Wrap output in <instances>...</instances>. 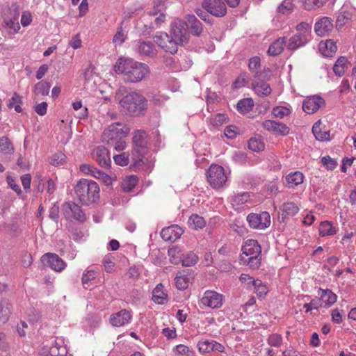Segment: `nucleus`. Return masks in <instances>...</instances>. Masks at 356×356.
I'll use <instances>...</instances> for the list:
<instances>
[{"instance_id": "obj_43", "label": "nucleus", "mask_w": 356, "mask_h": 356, "mask_svg": "<svg viewBox=\"0 0 356 356\" xmlns=\"http://www.w3.org/2000/svg\"><path fill=\"white\" fill-rule=\"evenodd\" d=\"M197 256L193 252H189L186 254H182L181 264L184 266H193L197 263Z\"/></svg>"}, {"instance_id": "obj_14", "label": "nucleus", "mask_w": 356, "mask_h": 356, "mask_svg": "<svg viewBox=\"0 0 356 356\" xmlns=\"http://www.w3.org/2000/svg\"><path fill=\"white\" fill-rule=\"evenodd\" d=\"M131 318L132 315L129 311L121 309L117 313L112 314L109 321L113 327H121L129 323Z\"/></svg>"}, {"instance_id": "obj_41", "label": "nucleus", "mask_w": 356, "mask_h": 356, "mask_svg": "<svg viewBox=\"0 0 356 356\" xmlns=\"http://www.w3.org/2000/svg\"><path fill=\"white\" fill-rule=\"evenodd\" d=\"M248 148L253 152H259L264 149V143L261 138H251L248 140Z\"/></svg>"}, {"instance_id": "obj_24", "label": "nucleus", "mask_w": 356, "mask_h": 356, "mask_svg": "<svg viewBox=\"0 0 356 356\" xmlns=\"http://www.w3.org/2000/svg\"><path fill=\"white\" fill-rule=\"evenodd\" d=\"M318 296H320L323 307H329L337 301V295L330 289H318Z\"/></svg>"}, {"instance_id": "obj_48", "label": "nucleus", "mask_w": 356, "mask_h": 356, "mask_svg": "<svg viewBox=\"0 0 356 356\" xmlns=\"http://www.w3.org/2000/svg\"><path fill=\"white\" fill-rule=\"evenodd\" d=\"M298 33L305 35L306 38H309L312 31V25L307 22H300L296 26Z\"/></svg>"}, {"instance_id": "obj_59", "label": "nucleus", "mask_w": 356, "mask_h": 356, "mask_svg": "<svg viewBox=\"0 0 356 356\" xmlns=\"http://www.w3.org/2000/svg\"><path fill=\"white\" fill-rule=\"evenodd\" d=\"M227 120V118L225 114L218 113L213 118L211 119V123L214 127H219L226 122Z\"/></svg>"}, {"instance_id": "obj_44", "label": "nucleus", "mask_w": 356, "mask_h": 356, "mask_svg": "<svg viewBox=\"0 0 356 356\" xmlns=\"http://www.w3.org/2000/svg\"><path fill=\"white\" fill-rule=\"evenodd\" d=\"M166 1L167 0H155L153 9L149 13V15L150 16H156L163 13L166 9V6L165 4Z\"/></svg>"}, {"instance_id": "obj_5", "label": "nucleus", "mask_w": 356, "mask_h": 356, "mask_svg": "<svg viewBox=\"0 0 356 356\" xmlns=\"http://www.w3.org/2000/svg\"><path fill=\"white\" fill-rule=\"evenodd\" d=\"M74 192L78 200L83 205H90L99 197L97 184L86 179H81L76 183Z\"/></svg>"}, {"instance_id": "obj_12", "label": "nucleus", "mask_w": 356, "mask_h": 356, "mask_svg": "<svg viewBox=\"0 0 356 356\" xmlns=\"http://www.w3.org/2000/svg\"><path fill=\"white\" fill-rule=\"evenodd\" d=\"M92 155L93 159L102 168H110L111 161L107 148L104 146H98L93 149Z\"/></svg>"}, {"instance_id": "obj_8", "label": "nucleus", "mask_w": 356, "mask_h": 356, "mask_svg": "<svg viewBox=\"0 0 356 356\" xmlns=\"http://www.w3.org/2000/svg\"><path fill=\"white\" fill-rule=\"evenodd\" d=\"M63 213L67 219L81 222L86 220V216L81 207L73 202H66L63 205Z\"/></svg>"}, {"instance_id": "obj_57", "label": "nucleus", "mask_w": 356, "mask_h": 356, "mask_svg": "<svg viewBox=\"0 0 356 356\" xmlns=\"http://www.w3.org/2000/svg\"><path fill=\"white\" fill-rule=\"evenodd\" d=\"M321 163L327 170H334L337 165V162L329 156L323 157L321 159Z\"/></svg>"}, {"instance_id": "obj_40", "label": "nucleus", "mask_w": 356, "mask_h": 356, "mask_svg": "<svg viewBox=\"0 0 356 356\" xmlns=\"http://www.w3.org/2000/svg\"><path fill=\"white\" fill-rule=\"evenodd\" d=\"M336 234L334 227L328 221L321 222L319 226V234L322 236H330Z\"/></svg>"}, {"instance_id": "obj_46", "label": "nucleus", "mask_w": 356, "mask_h": 356, "mask_svg": "<svg viewBox=\"0 0 356 356\" xmlns=\"http://www.w3.org/2000/svg\"><path fill=\"white\" fill-rule=\"evenodd\" d=\"M294 8L292 0H284L277 8V12L284 15L290 13Z\"/></svg>"}, {"instance_id": "obj_26", "label": "nucleus", "mask_w": 356, "mask_h": 356, "mask_svg": "<svg viewBox=\"0 0 356 356\" xmlns=\"http://www.w3.org/2000/svg\"><path fill=\"white\" fill-rule=\"evenodd\" d=\"M319 50L325 57H331L337 50L336 43L332 40H327L325 43H320Z\"/></svg>"}, {"instance_id": "obj_36", "label": "nucleus", "mask_w": 356, "mask_h": 356, "mask_svg": "<svg viewBox=\"0 0 356 356\" xmlns=\"http://www.w3.org/2000/svg\"><path fill=\"white\" fill-rule=\"evenodd\" d=\"M252 286H254L255 293L259 298H264L268 293V288L266 284H263L261 280L257 279L255 281H252Z\"/></svg>"}, {"instance_id": "obj_10", "label": "nucleus", "mask_w": 356, "mask_h": 356, "mask_svg": "<svg viewBox=\"0 0 356 356\" xmlns=\"http://www.w3.org/2000/svg\"><path fill=\"white\" fill-rule=\"evenodd\" d=\"M202 8L216 17H222L227 14V7L222 0H204Z\"/></svg>"}, {"instance_id": "obj_27", "label": "nucleus", "mask_w": 356, "mask_h": 356, "mask_svg": "<svg viewBox=\"0 0 356 356\" xmlns=\"http://www.w3.org/2000/svg\"><path fill=\"white\" fill-rule=\"evenodd\" d=\"M175 286L179 290H184L188 288L192 281V277L184 273L179 272L175 277Z\"/></svg>"}, {"instance_id": "obj_9", "label": "nucleus", "mask_w": 356, "mask_h": 356, "mask_svg": "<svg viewBox=\"0 0 356 356\" xmlns=\"http://www.w3.org/2000/svg\"><path fill=\"white\" fill-rule=\"evenodd\" d=\"M247 220L251 228L264 229L270 225V216L268 212L260 213H251L247 216Z\"/></svg>"}, {"instance_id": "obj_16", "label": "nucleus", "mask_w": 356, "mask_h": 356, "mask_svg": "<svg viewBox=\"0 0 356 356\" xmlns=\"http://www.w3.org/2000/svg\"><path fill=\"white\" fill-rule=\"evenodd\" d=\"M324 104L325 101L322 97L314 95L307 98L303 102L302 109L307 113L312 114L317 111Z\"/></svg>"}, {"instance_id": "obj_39", "label": "nucleus", "mask_w": 356, "mask_h": 356, "mask_svg": "<svg viewBox=\"0 0 356 356\" xmlns=\"http://www.w3.org/2000/svg\"><path fill=\"white\" fill-rule=\"evenodd\" d=\"M170 260L172 264H177L181 262L182 253L180 248L177 246H174L170 248L168 251Z\"/></svg>"}, {"instance_id": "obj_4", "label": "nucleus", "mask_w": 356, "mask_h": 356, "mask_svg": "<svg viewBox=\"0 0 356 356\" xmlns=\"http://www.w3.org/2000/svg\"><path fill=\"white\" fill-rule=\"evenodd\" d=\"M126 115L132 117L144 116L147 112L148 101L138 92H131L124 96L119 102Z\"/></svg>"}, {"instance_id": "obj_3", "label": "nucleus", "mask_w": 356, "mask_h": 356, "mask_svg": "<svg viewBox=\"0 0 356 356\" xmlns=\"http://www.w3.org/2000/svg\"><path fill=\"white\" fill-rule=\"evenodd\" d=\"M133 148L131 153V167L135 170L143 168L146 159L145 154L148 151L149 136L143 129L136 130L132 138Z\"/></svg>"}, {"instance_id": "obj_63", "label": "nucleus", "mask_w": 356, "mask_h": 356, "mask_svg": "<svg viewBox=\"0 0 356 356\" xmlns=\"http://www.w3.org/2000/svg\"><path fill=\"white\" fill-rule=\"evenodd\" d=\"M270 71L269 69L264 70L261 72H256L254 74L255 79L254 81H264V79H268L270 75Z\"/></svg>"}, {"instance_id": "obj_7", "label": "nucleus", "mask_w": 356, "mask_h": 356, "mask_svg": "<svg viewBox=\"0 0 356 356\" xmlns=\"http://www.w3.org/2000/svg\"><path fill=\"white\" fill-rule=\"evenodd\" d=\"M207 181L213 188H220L224 186L227 177L224 168L218 165H211L207 172Z\"/></svg>"}, {"instance_id": "obj_64", "label": "nucleus", "mask_w": 356, "mask_h": 356, "mask_svg": "<svg viewBox=\"0 0 356 356\" xmlns=\"http://www.w3.org/2000/svg\"><path fill=\"white\" fill-rule=\"evenodd\" d=\"M49 217L57 222L59 217V207L57 203H54L53 207L50 209Z\"/></svg>"}, {"instance_id": "obj_50", "label": "nucleus", "mask_w": 356, "mask_h": 356, "mask_svg": "<svg viewBox=\"0 0 356 356\" xmlns=\"http://www.w3.org/2000/svg\"><path fill=\"white\" fill-rule=\"evenodd\" d=\"M113 160L115 164L120 166H126L129 163V156L127 152H122L115 155L113 156Z\"/></svg>"}, {"instance_id": "obj_1", "label": "nucleus", "mask_w": 356, "mask_h": 356, "mask_svg": "<svg viewBox=\"0 0 356 356\" xmlns=\"http://www.w3.org/2000/svg\"><path fill=\"white\" fill-rule=\"evenodd\" d=\"M154 42L165 52L174 54L178 50V46L186 44L189 38L188 26L186 22L177 19L171 23L170 35L161 33L154 36Z\"/></svg>"}, {"instance_id": "obj_11", "label": "nucleus", "mask_w": 356, "mask_h": 356, "mask_svg": "<svg viewBox=\"0 0 356 356\" xmlns=\"http://www.w3.org/2000/svg\"><path fill=\"white\" fill-rule=\"evenodd\" d=\"M222 295L214 291H206L201 298V303L212 309L220 308L222 305Z\"/></svg>"}, {"instance_id": "obj_62", "label": "nucleus", "mask_w": 356, "mask_h": 356, "mask_svg": "<svg viewBox=\"0 0 356 356\" xmlns=\"http://www.w3.org/2000/svg\"><path fill=\"white\" fill-rule=\"evenodd\" d=\"M11 312L9 307L8 306L5 307L0 303V320L3 323L6 322Z\"/></svg>"}, {"instance_id": "obj_15", "label": "nucleus", "mask_w": 356, "mask_h": 356, "mask_svg": "<svg viewBox=\"0 0 356 356\" xmlns=\"http://www.w3.org/2000/svg\"><path fill=\"white\" fill-rule=\"evenodd\" d=\"M262 126L267 131L282 136H287L290 131V129L286 124L273 120H266L262 122Z\"/></svg>"}, {"instance_id": "obj_61", "label": "nucleus", "mask_w": 356, "mask_h": 356, "mask_svg": "<svg viewBox=\"0 0 356 356\" xmlns=\"http://www.w3.org/2000/svg\"><path fill=\"white\" fill-rule=\"evenodd\" d=\"M175 350L177 354L181 355L193 356V351L188 346L183 344L177 345L175 347Z\"/></svg>"}, {"instance_id": "obj_51", "label": "nucleus", "mask_w": 356, "mask_h": 356, "mask_svg": "<svg viewBox=\"0 0 356 356\" xmlns=\"http://www.w3.org/2000/svg\"><path fill=\"white\" fill-rule=\"evenodd\" d=\"M152 300L157 304H164L167 300V295L159 289V286L153 291Z\"/></svg>"}, {"instance_id": "obj_38", "label": "nucleus", "mask_w": 356, "mask_h": 356, "mask_svg": "<svg viewBox=\"0 0 356 356\" xmlns=\"http://www.w3.org/2000/svg\"><path fill=\"white\" fill-rule=\"evenodd\" d=\"M348 60L345 56H340L333 66V71L338 76H342L345 73V67Z\"/></svg>"}, {"instance_id": "obj_25", "label": "nucleus", "mask_w": 356, "mask_h": 356, "mask_svg": "<svg viewBox=\"0 0 356 356\" xmlns=\"http://www.w3.org/2000/svg\"><path fill=\"white\" fill-rule=\"evenodd\" d=\"M252 88L254 91L260 97H266L271 93L270 85L264 81H253Z\"/></svg>"}, {"instance_id": "obj_18", "label": "nucleus", "mask_w": 356, "mask_h": 356, "mask_svg": "<svg viewBox=\"0 0 356 356\" xmlns=\"http://www.w3.org/2000/svg\"><path fill=\"white\" fill-rule=\"evenodd\" d=\"M242 254L241 256H261V248L257 241L250 239L245 241L241 248Z\"/></svg>"}, {"instance_id": "obj_22", "label": "nucleus", "mask_w": 356, "mask_h": 356, "mask_svg": "<svg viewBox=\"0 0 356 356\" xmlns=\"http://www.w3.org/2000/svg\"><path fill=\"white\" fill-rule=\"evenodd\" d=\"M188 29L190 33L195 36H200L202 31L203 27L202 24L199 21L194 15H188L186 17Z\"/></svg>"}, {"instance_id": "obj_55", "label": "nucleus", "mask_w": 356, "mask_h": 356, "mask_svg": "<svg viewBox=\"0 0 356 356\" xmlns=\"http://www.w3.org/2000/svg\"><path fill=\"white\" fill-rule=\"evenodd\" d=\"M197 346L200 353H207L212 351V344H211V341L208 340L202 339L199 341Z\"/></svg>"}, {"instance_id": "obj_49", "label": "nucleus", "mask_w": 356, "mask_h": 356, "mask_svg": "<svg viewBox=\"0 0 356 356\" xmlns=\"http://www.w3.org/2000/svg\"><path fill=\"white\" fill-rule=\"evenodd\" d=\"M272 113L275 118L282 119L289 115L291 113V111L285 106H279L273 108Z\"/></svg>"}, {"instance_id": "obj_19", "label": "nucleus", "mask_w": 356, "mask_h": 356, "mask_svg": "<svg viewBox=\"0 0 356 356\" xmlns=\"http://www.w3.org/2000/svg\"><path fill=\"white\" fill-rule=\"evenodd\" d=\"M51 346L48 351V356H66L67 350L62 339H50Z\"/></svg>"}, {"instance_id": "obj_30", "label": "nucleus", "mask_w": 356, "mask_h": 356, "mask_svg": "<svg viewBox=\"0 0 356 356\" xmlns=\"http://www.w3.org/2000/svg\"><path fill=\"white\" fill-rule=\"evenodd\" d=\"M138 178L136 175L126 176L121 182V187L124 192H130L138 184Z\"/></svg>"}, {"instance_id": "obj_34", "label": "nucleus", "mask_w": 356, "mask_h": 356, "mask_svg": "<svg viewBox=\"0 0 356 356\" xmlns=\"http://www.w3.org/2000/svg\"><path fill=\"white\" fill-rule=\"evenodd\" d=\"M188 225L191 229L197 230L203 228L206 225V222L202 216L197 214H193L188 219Z\"/></svg>"}, {"instance_id": "obj_2", "label": "nucleus", "mask_w": 356, "mask_h": 356, "mask_svg": "<svg viewBox=\"0 0 356 356\" xmlns=\"http://www.w3.org/2000/svg\"><path fill=\"white\" fill-rule=\"evenodd\" d=\"M114 71L123 75L127 83H138L141 81L149 74V67L131 58H120L113 67Z\"/></svg>"}, {"instance_id": "obj_52", "label": "nucleus", "mask_w": 356, "mask_h": 356, "mask_svg": "<svg viewBox=\"0 0 356 356\" xmlns=\"http://www.w3.org/2000/svg\"><path fill=\"white\" fill-rule=\"evenodd\" d=\"M305 10H312L323 5L324 0H302Z\"/></svg>"}, {"instance_id": "obj_58", "label": "nucleus", "mask_w": 356, "mask_h": 356, "mask_svg": "<svg viewBox=\"0 0 356 356\" xmlns=\"http://www.w3.org/2000/svg\"><path fill=\"white\" fill-rule=\"evenodd\" d=\"M282 337L280 334H271L268 339V343L270 346L279 347L282 344Z\"/></svg>"}, {"instance_id": "obj_47", "label": "nucleus", "mask_w": 356, "mask_h": 356, "mask_svg": "<svg viewBox=\"0 0 356 356\" xmlns=\"http://www.w3.org/2000/svg\"><path fill=\"white\" fill-rule=\"evenodd\" d=\"M0 151L4 154H11L13 152V146L8 138L2 137L0 138Z\"/></svg>"}, {"instance_id": "obj_45", "label": "nucleus", "mask_w": 356, "mask_h": 356, "mask_svg": "<svg viewBox=\"0 0 356 356\" xmlns=\"http://www.w3.org/2000/svg\"><path fill=\"white\" fill-rule=\"evenodd\" d=\"M66 156L61 152H57L49 158V163L54 166H58L64 164Z\"/></svg>"}, {"instance_id": "obj_28", "label": "nucleus", "mask_w": 356, "mask_h": 356, "mask_svg": "<svg viewBox=\"0 0 356 356\" xmlns=\"http://www.w3.org/2000/svg\"><path fill=\"white\" fill-rule=\"evenodd\" d=\"M285 42L284 37L279 38L269 46L268 54L273 56L280 54L284 49Z\"/></svg>"}, {"instance_id": "obj_13", "label": "nucleus", "mask_w": 356, "mask_h": 356, "mask_svg": "<svg viewBox=\"0 0 356 356\" xmlns=\"http://www.w3.org/2000/svg\"><path fill=\"white\" fill-rule=\"evenodd\" d=\"M332 19L328 17L320 18L314 25V31L317 35L324 37L328 35L333 29Z\"/></svg>"}, {"instance_id": "obj_53", "label": "nucleus", "mask_w": 356, "mask_h": 356, "mask_svg": "<svg viewBox=\"0 0 356 356\" xmlns=\"http://www.w3.org/2000/svg\"><path fill=\"white\" fill-rule=\"evenodd\" d=\"M127 35L124 33L122 26L118 27L117 32L113 36V42L118 45H121L126 40Z\"/></svg>"}, {"instance_id": "obj_54", "label": "nucleus", "mask_w": 356, "mask_h": 356, "mask_svg": "<svg viewBox=\"0 0 356 356\" xmlns=\"http://www.w3.org/2000/svg\"><path fill=\"white\" fill-rule=\"evenodd\" d=\"M260 67L261 60L259 56H254L250 58L248 62V68L251 72L254 74L257 72L256 70L260 68Z\"/></svg>"}, {"instance_id": "obj_20", "label": "nucleus", "mask_w": 356, "mask_h": 356, "mask_svg": "<svg viewBox=\"0 0 356 356\" xmlns=\"http://www.w3.org/2000/svg\"><path fill=\"white\" fill-rule=\"evenodd\" d=\"M46 260L48 266L56 272L62 271L66 266L65 261L55 253H46Z\"/></svg>"}, {"instance_id": "obj_33", "label": "nucleus", "mask_w": 356, "mask_h": 356, "mask_svg": "<svg viewBox=\"0 0 356 356\" xmlns=\"http://www.w3.org/2000/svg\"><path fill=\"white\" fill-rule=\"evenodd\" d=\"M165 21V15L163 13H161L154 19V22H151L149 24L144 25V27L145 28V31H147V34H150L151 32L159 28Z\"/></svg>"}, {"instance_id": "obj_17", "label": "nucleus", "mask_w": 356, "mask_h": 356, "mask_svg": "<svg viewBox=\"0 0 356 356\" xmlns=\"http://www.w3.org/2000/svg\"><path fill=\"white\" fill-rule=\"evenodd\" d=\"M183 229L177 225H173L162 229L161 237L165 241L174 242L183 234Z\"/></svg>"}, {"instance_id": "obj_31", "label": "nucleus", "mask_w": 356, "mask_h": 356, "mask_svg": "<svg viewBox=\"0 0 356 356\" xmlns=\"http://www.w3.org/2000/svg\"><path fill=\"white\" fill-rule=\"evenodd\" d=\"M286 180L289 187L296 186L303 182L304 175L299 171L289 174L286 177Z\"/></svg>"}, {"instance_id": "obj_56", "label": "nucleus", "mask_w": 356, "mask_h": 356, "mask_svg": "<svg viewBox=\"0 0 356 356\" xmlns=\"http://www.w3.org/2000/svg\"><path fill=\"white\" fill-rule=\"evenodd\" d=\"M250 197V195L248 193H243L241 194H238L233 197L232 198V202L233 204H235L236 205H241L243 204L245 202H248V199Z\"/></svg>"}, {"instance_id": "obj_35", "label": "nucleus", "mask_w": 356, "mask_h": 356, "mask_svg": "<svg viewBox=\"0 0 356 356\" xmlns=\"http://www.w3.org/2000/svg\"><path fill=\"white\" fill-rule=\"evenodd\" d=\"M281 210L282 211V216L284 215V218H286V216H295L298 212L299 208L295 203L289 202L282 204Z\"/></svg>"}, {"instance_id": "obj_37", "label": "nucleus", "mask_w": 356, "mask_h": 356, "mask_svg": "<svg viewBox=\"0 0 356 356\" xmlns=\"http://www.w3.org/2000/svg\"><path fill=\"white\" fill-rule=\"evenodd\" d=\"M254 106L253 100L251 98H245L240 100L236 105L237 110L243 114L250 112Z\"/></svg>"}, {"instance_id": "obj_32", "label": "nucleus", "mask_w": 356, "mask_h": 356, "mask_svg": "<svg viewBox=\"0 0 356 356\" xmlns=\"http://www.w3.org/2000/svg\"><path fill=\"white\" fill-rule=\"evenodd\" d=\"M321 121L316 122L312 127V132L315 136V138L320 141H325L329 140L330 138V131H322L321 127Z\"/></svg>"}, {"instance_id": "obj_6", "label": "nucleus", "mask_w": 356, "mask_h": 356, "mask_svg": "<svg viewBox=\"0 0 356 356\" xmlns=\"http://www.w3.org/2000/svg\"><path fill=\"white\" fill-rule=\"evenodd\" d=\"M121 125L119 122L114 123L105 129L102 135V142L111 145L118 138L127 136L129 128L127 126L119 128L118 127Z\"/></svg>"}, {"instance_id": "obj_29", "label": "nucleus", "mask_w": 356, "mask_h": 356, "mask_svg": "<svg viewBox=\"0 0 356 356\" xmlns=\"http://www.w3.org/2000/svg\"><path fill=\"white\" fill-rule=\"evenodd\" d=\"M241 264L248 266L252 270H257L261 265V256H251L246 257V256H240Z\"/></svg>"}, {"instance_id": "obj_21", "label": "nucleus", "mask_w": 356, "mask_h": 356, "mask_svg": "<svg viewBox=\"0 0 356 356\" xmlns=\"http://www.w3.org/2000/svg\"><path fill=\"white\" fill-rule=\"evenodd\" d=\"M137 51L142 56L152 57L156 55V49L151 41H137Z\"/></svg>"}, {"instance_id": "obj_23", "label": "nucleus", "mask_w": 356, "mask_h": 356, "mask_svg": "<svg viewBox=\"0 0 356 356\" xmlns=\"http://www.w3.org/2000/svg\"><path fill=\"white\" fill-rule=\"evenodd\" d=\"M309 40V38H306L305 35L297 33L289 38L286 47L289 50H296L305 45Z\"/></svg>"}, {"instance_id": "obj_60", "label": "nucleus", "mask_w": 356, "mask_h": 356, "mask_svg": "<svg viewBox=\"0 0 356 356\" xmlns=\"http://www.w3.org/2000/svg\"><path fill=\"white\" fill-rule=\"evenodd\" d=\"M248 82V78L245 73H242L233 83L232 86L234 88H238L243 86Z\"/></svg>"}, {"instance_id": "obj_42", "label": "nucleus", "mask_w": 356, "mask_h": 356, "mask_svg": "<svg viewBox=\"0 0 356 356\" xmlns=\"http://www.w3.org/2000/svg\"><path fill=\"white\" fill-rule=\"evenodd\" d=\"M79 170L84 174L90 175L97 179L102 172V171L90 164H81L79 166Z\"/></svg>"}]
</instances>
